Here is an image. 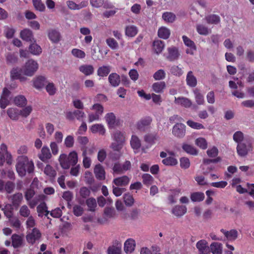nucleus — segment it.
I'll return each mask as SVG.
<instances>
[{
    "label": "nucleus",
    "mask_w": 254,
    "mask_h": 254,
    "mask_svg": "<svg viewBox=\"0 0 254 254\" xmlns=\"http://www.w3.org/2000/svg\"><path fill=\"white\" fill-rule=\"evenodd\" d=\"M16 169L18 175L23 177L25 176L26 172L29 174L33 172L34 163L31 160H29L27 156L21 155L17 158Z\"/></svg>",
    "instance_id": "1"
},
{
    "label": "nucleus",
    "mask_w": 254,
    "mask_h": 254,
    "mask_svg": "<svg viewBox=\"0 0 254 254\" xmlns=\"http://www.w3.org/2000/svg\"><path fill=\"white\" fill-rule=\"evenodd\" d=\"M112 137L114 142L110 145V148L114 151L120 152L126 141L125 133L117 130L112 134Z\"/></svg>",
    "instance_id": "2"
},
{
    "label": "nucleus",
    "mask_w": 254,
    "mask_h": 254,
    "mask_svg": "<svg viewBox=\"0 0 254 254\" xmlns=\"http://www.w3.org/2000/svg\"><path fill=\"white\" fill-rule=\"evenodd\" d=\"M39 68L37 62L32 59H30L20 69V71L23 75L27 76H32Z\"/></svg>",
    "instance_id": "3"
},
{
    "label": "nucleus",
    "mask_w": 254,
    "mask_h": 254,
    "mask_svg": "<svg viewBox=\"0 0 254 254\" xmlns=\"http://www.w3.org/2000/svg\"><path fill=\"white\" fill-rule=\"evenodd\" d=\"M221 159L220 157H217L216 159H203V163L201 165V168L203 171L204 174H207L210 171L213 170L215 168V166L211 165V163H215L219 162Z\"/></svg>",
    "instance_id": "4"
},
{
    "label": "nucleus",
    "mask_w": 254,
    "mask_h": 254,
    "mask_svg": "<svg viewBox=\"0 0 254 254\" xmlns=\"http://www.w3.org/2000/svg\"><path fill=\"white\" fill-rule=\"evenodd\" d=\"M253 151V146L251 143H246L244 142L239 143L237 146V152L242 157H246Z\"/></svg>",
    "instance_id": "5"
},
{
    "label": "nucleus",
    "mask_w": 254,
    "mask_h": 254,
    "mask_svg": "<svg viewBox=\"0 0 254 254\" xmlns=\"http://www.w3.org/2000/svg\"><path fill=\"white\" fill-rule=\"evenodd\" d=\"M152 119L150 117H146L139 120L136 124V128L141 131H145L150 127Z\"/></svg>",
    "instance_id": "6"
},
{
    "label": "nucleus",
    "mask_w": 254,
    "mask_h": 254,
    "mask_svg": "<svg viewBox=\"0 0 254 254\" xmlns=\"http://www.w3.org/2000/svg\"><path fill=\"white\" fill-rule=\"evenodd\" d=\"M41 237V233L40 231L37 228H34L31 232H28L26 238L28 243L33 245L40 239Z\"/></svg>",
    "instance_id": "7"
},
{
    "label": "nucleus",
    "mask_w": 254,
    "mask_h": 254,
    "mask_svg": "<svg viewBox=\"0 0 254 254\" xmlns=\"http://www.w3.org/2000/svg\"><path fill=\"white\" fill-rule=\"evenodd\" d=\"M160 139V136L157 132L148 133L144 136V141L151 146L159 142Z\"/></svg>",
    "instance_id": "8"
},
{
    "label": "nucleus",
    "mask_w": 254,
    "mask_h": 254,
    "mask_svg": "<svg viewBox=\"0 0 254 254\" xmlns=\"http://www.w3.org/2000/svg\"><path fill=\"white\" fill-rule=\"evenodd\" d=\"M173 134L177 137L183 138L186 133V126L183 124H176L172 128Z\"/></svg>",
    "instance_id": "9"
},
{
    "label": "nucleus",
    "mask_w": 254,
    "mask_h": 254,
    "mask_svg": "<svg viewBox=\"0 0 254 254\" xmlns=\"http://www.w3.org/2000/svg\"><path fill=\"white\" fill-rule=\"evenodd\" d=\"M8 200L11 202L12 206L18 207L23 200V195L21 193L18 192L7 197Z\"/></svg>",
    "instance_id": "10"
},
{
    "label": "nucleus",
    "mask_w": 254,
    "mask_h": 254,
    "mask_svg": "<svg viewBox=\"0 0 254 254\" xmlns=\"http://www.w3.org/2000/svg\"><path fill=\"white\" fill-rule=\"evenodd\" d=\"M174 103L186 108H190L192 104L191 101L190 99L183 96L175 97Z\"/></svg>",
    "instance_id": "11"
},
{
    "label": "nucleus",
    "mask_w": 254,
    "mask_h": 254,
    "mask_svg": "<svg viewBox=\"0 0 254 254\" xmlns=\"http://www.w3.org/2000/svg\"><path fill=\"white\" fill-rule=\"evenodd\" d=\"M85 116V113L80 110H75L73 112H68L66 113V118L69 120H73L76 118L77 120L81 121Z\"/></svg>",
    "instance_id": "12"
},
{
    "label": "nucleus",
    "mask_w": 254,
    "mask_h": 254,
    "mask_svg": "<svg viewBox=\"0 0 254 254\" xmlns=\"http://www.w3.org/2000/svg\"><path fill=\"white\" fill-rule=\"evenodd\" d=\"M171 211L176 216L181 217L187 213V208L185 205H177L172 208Z\"/></svg>",
    "instance_id": "13"
},
{
    "label": "nucleus",
    "mask_w": 254,
    "mask_h": 254,
    "mask_svg": "<svg viewBox=\"0 0 254 254\" xmlns=\"http://www.w3.org/2000/svg\"><path fill=\"white\" fill-rule=\"evenodd\" d=\"M20 36L22 39L27 42H32L34 40L33 34L31 30L29 29H24L20 32Z\"/></svg>",
    "instance_id": "14"
},
{
    "label": "nucleus",
    "mask_w": 254,
    "mask_h": 254,
    "mask_svg": "<svg viewBox=\"0 0 254 254\" xmlns=\"http://www.w3.org/2000/svg\"><path fill=\"white\" fill-rule=\"evenodd\" d=\"M52 157V154L50 152L49 148L44 146L42 147L41 153L38 154V157L43 162H47Z\"/></svg>",
    "instance_id": "15"
},
{
    "label": "nucleus",
    "mask_w": 254,
    "mask_h": 254,
    "mask_svg": "<svg viewBox=\"0 0 254 254\" xmlns=\"http://www.w3.org/2000/svg\"><path fill=\"white\" fill-rule=\"evenodd\" d=\"M168 52V56L167 59L170 61H174L177 60L179 56L178 49L175 47H169L167 49Z\"/></svg>",
    "instance_id": "16"
},
{
    "label": "nucleus",
    "mask_w": 254,
    "mask_h": 254,
    "mask_svg": "<svg viewBox=\"0 0 254 254\" xmlns=\"http://www.w3.org/2000/svg\"><path fill=\"white\" fill-rule=\"evenodd\" d=\"M94 172L96 178L99 180L105 179V171L103 167L100 164H97L94 168Z\"/></svg>",
    "instance_id": "17"
},
{
    "label": "nucleus",
    "mask_w": 254,
    "mask_h": 254,
    "mask_svg": "<svg viewBox=\"0 0 254 254\" xmlns=\"http://www.w3.org/2000/svg\"><path fill=\"white\" fill-rule=\"evenodd\" d=\"M108 81L111 86L116 87L119 85L121 82V78L118 74L114 72L109 75Z\"/></svg>",
    "instance_id": "18"
},
{
    "label": "nucleus",
    "mask_w": 254,
    "mask_h": 254,
    "mask_svg": "<svg viewBox=\"0 0 254 254\" xmlns=\"http://www.w3.org/2000/svg\"><path fill=\"white\" fill-rule=\"evenodd\" d=\"M87 2L85 1H81L79 4H76L72 0H67L66 1L67 6L71 10H79L86 7L87 5Z\"/></svg>",
    "instance_id": "19"
},
{
    "label": "nucleus",
    "mask_w": 254,
    "mask_h": 254,
    "mask_svg": "<svg viewBox=\"0 0 254 254\" xmlns=\"http://www.w3.org/2000/svg\"><path fill=\"white\" fill-rule=\"evenodd\" d=\"M90 129L93 133H98L100 135H104L106 132V129L104 126L101 124H96L91 126Z\"/></svg>",
    "instance_id": "20"
},
{
    "label": "nucleus",
    "mask_w": 254,
    "mask_h": 254,
    "mask_svg": "<svg viewBox=\"0 0 254 254\" xmlns=\"http://www.w3.org/2000/svg\"><path fill=\"white\" fill-rule=\"evenodd\" d=\"M79 70L86 76L92 75L94 71V68L91 64H83L79 67Z\"/></svg>",
    "instance_id": "21"
},
{
    "label": "nucleus",
    "mask_w": 254,
    "mask_h": 254,
    "mask_svg": "<svg viewBox=\"0 0 254 254\" xmlns=\"http://www.w3.org/2000/svg\"><path fill=\"white\" fill-rule=\"evenodd\" d=\"M130 181V179L127 176L115 178L113 180V183L117 186H126Z\"/></svg>",
    "instance_id": "22"
},
{
    "label": "nucleus",
    "mask_w": 254,
    "mask_h": 254,
    "mask_svg": "<svg viewBox=\"0 0 254 254\" xmlns=\"http://www.w3.org/2000/svg\"><path fill=\"white\" fill-rule=\"evenodd\" d=\"M135 247V241L132 239H128L124 244V251L126 253H131Z\"/></svg>",
    "instance_id": "23"
},
{
    "label": "nucleus",
    "mask_w": 254,
    "mask_h": 254,
    "mask_svg": "<svg viewBox=\"0 0 254 254\" xmlns=\"http://www.w3.org/2000/svg\"><path fill=\"white\" fill-rule=\"evenodd\" d=\"M6 113L9 118L13 121H17L19 118V110L16 108H8Z\"/></svg>",
    "instance_id": "24"
},
{
    "label": "nucleus",
    "mask_w": 254,
    "mask_h": 254,
    "mask_svg": "<svg viewBox=\"0 0 254 254\" xmlns=\"http://www.w3.org/2000/svg\"><path fill=\"white\" fill-rule=\"evenodd\" d=\"M158 36L163 39H168L171 35V31L165 26H162L159 28L157 32Z\"/></svg>",
    "instance_id": "25"
},
{
    "label": "nucleus",
    "mask_w": 254,
    "mask_h": 254,
    "mask_svg": "<svg viewBox=\"0 0 254 254\" xmlns=\"http://www.w3.org/2000/svg\"><path fill=\"white\" fill-rule=\"evenodd\" d=\"M105 119L109 128H113L116 123V117L113 113H107L105 116Z\"/></svg>",
    "instance_id": "26"
},
{
    "label": "nucleus",
    "mask_w": 254,
    "mask_h": 254,
    "mask_svg": "<svg viewBox=\"0 0 254 254\" xmlns=\"http://www.w3.org/2000/svg\"><path fill=\"white\" fill-rule=\"evenodd\" d=\"M193 93L196 104L198 105H203L205 102L204 96L200 90L198 88H195L193 90Z\"/></svg>",
    "instance_id": "27"
},
{
    "label": "nucleus",
    "mask_w": 254,
    "mask_h": 254,
    "mask_svg": "<svg viewBox=\"0 0 254 254\" xmlns=\"http://www.w3.org/2000/svg\"><path fill=\"white\" fill-rule=\"evenodd\" d=\"M153 50L157 54L161 53L165 47V43L160 40H155L153 43Z\"/></svg>",
    "instance_id": "28"
},
{
    "label": "nucleus",
    "mask_w": 254,
    "mask_h": 254,
    "mask_svg": "<svg viewBox=\"0 0 254 254\" xmlns=\"http://www.w3.org/2000/svg\"><path fill=\"white\" fill-rule=\"evenodd\" d=\"M186 81L188 85L190 87H194L197 84V80L196 77L193 75L191 71L188 72L187 77Z\"/></svg>",
    "instance_id": "29"
},
{
    "label": "nucleus",
    "mask_w": 254,
    "mask_h": 254,
    "mask_svg": "<svg viewBox=\"0 0 254 254\" xmlns=\"http://www.w3.org/2000/svg\"><path fill=\"white\" fill-rule=\"evenodd\" d=\"M111 66L110 65H103L99 67L97 71L99 76L104 77L107 76L110 72Z\"/></svg>",
    "instance_id": "30"
},
{
    "label": "nucleus",
    "mask_w": 254,
    "mask_h": 254,
    "mask_svg": "<svg viewBox=\"0 0 254 254\" xmlns=\"http://www.w3.org/2000/svg\"><path fill=\"white\" fill-rule=\"evenodd\" d=\"M46 83V78L42 76L37 77L34 81V86L37 89L43 88Z\"/></svg>",
    "instance_id": "31"
},
{
    "label": "nucleus",
    "mask_w": 254,
    "mask_h": 254,
    "mask_svg": "<svg viewBox=\"0 0 254 254\" xmlns=\"http://www.w3.org/2000/svg\"><path fill=\"white\" fill-rule=\"evenodd\" d=\"M130 144L133 149L137 150L141 146V140L136 135H132L131 137Z\"/></svg>",
    "instance_id": "32"
},
{
    "label": "nucleus",
    "mask_w": 254,
    "mask_h": 254,
    "mask_svg": "<svg viewBox=\"0 0 254 254\" xmlns=\"http://www.w3.org/2000/svg\"><path fill=\"white\" fill-rule=\"evenodd\" d=\"M137 28L134 25H129L126 27L125 34L128 37H134L137 34Z\"/></svg>",
    "instance_id": "33"
},
{
    "label": "nucleus",
    "mask_w": 254,
    "mask_h": 254,
    "mask_svg": "<svg viewBox=\"0 0 254 254\" xmlns=\"http://www.w3.org/2000/svg\"><path fill=\"white\" fill-rule=\"evenodd\" d=\"M59 160L61 167L63 169H68L71 165L66 155L64 154H62L60 156Z\"/></svg>",
    "instance_id": "34"
},
{
    "label": "nucleus",
    "mask_w": 254,
    "mask_h": 254,
    "mask_svg": "<svg viewBox=\"0 0 254 254\" xmlns=\"http://www.w3.org/2000/svg\"><path fill=\"white\" fill-rule=\"evenodd\" d=\"M210 249L213 254H222V245L221 243L213 242L210 245Z\"/></svg>",
    "instance_id": "35"
},
{
    "label": "nucleus",
    "mask_w": 254,
    "mask_h": 254,
    "mask_svg": "<svg viewBox=\"0 0 254 254\" xmlns=\"http://www.w3.org/2000/svg\"><path fill=\"white\" fill-rule=\"evenodd\" d=\"M12 245L14 248L20 247L22 243V239L17 234H13L11 236Z\"/></svg>",
    "instance_id": "36"
},
{
    "label": "nucleus",
    "mask_w": 254,
    "mask_h": 254,
    "mask_svg": "<svg viewBox=\"0 0 254 254\" xmlns=\"http://www.w3.org/2000/svg\"><path fill=\"white\" fill-rule=\"evenodd\" d=\"M162 18L168 23H173L176 19V15L171 12H165L162 14Z\"/></svg>",
    "instance_id": "37"
},
{
    "label": "nucleus",
    "mask_w": 254,
    "mask_h": 254,
    "mask_svg": "<svg viewBox=\"0 0 254 254\" xmlns=\"http://www.w3.org/2000/svg\"><path fill=\"white\" fill-rule=\"evenodd\" d=\"M48 207L45 202L40 204L37 207V211L38 213L39 216H42L45 213L44 215L47 216L49 213V211L47 210Z\"/></svg>",
    "instance_id": "38"
},
{
    "label": "nucleus",
    "mask_w": 254,
    "mask_h": 254,
    "mask_svg": "<svg viewBox=\"0 0 254 254\" xmlns=\"http://www.w3.org/2000/svg\"><path fill=\"white\" fill-rule=\"evenodd\" d=\"M166 87L165 83L164 81L157 82L153 84V90L157 93H162Z\"/></svg>",
    "instance_id": "39"
},
{
    "label": "nucleus",
    "mask_w": 254,
    "mask_h": 254,
    "mask_svg": "<svg viewBox=\"0 0 254 254\" xmlns=\"http://www.w3.org/2000/svg\"><path fill=\"white\" fill-rule=\"evenodd\" d=\"M190 197L193 202H200L204 199L205 196L203 192H195L190 194Z\"/></svg>",
    "instance_id": "40"
},
{
    "label": "nucleus",
    "mask_w": 254,
    "mask_h": 254,
    "mask_svg": "<svg viewBox=\"0 0 254 254\" xmlns=\"http://www.w3.org/2000/svg\"><path fill=\"white\" fill-rule=\"evenodd\" d=\"M207 245L208 243L205 240L203 239L197 242L196 247L200 254L204 253L205 249L208 247Z\"/></svg>",
    "instance_id": "41"
},
{
    "label": "nucleus",
    "mask_w": 254,
    "mask_h": 254,
    "mask_svg": "<svg viewBox=\"0 0 254 254\" xmlns=\"http://www.w3.org/2000/svg\"><path fill=\"white\" fill-rule=\"evenodd\" d=\"M14 104L19 107H24L27 104V100L23 95H19L14 99Z\"/></svg>",
    "instance_id": "42"
},
{
    "label": "nucleus",
    "mask_w": 254,
    "mask_h": 254,
    "mask_svg": "<svg viewBox=\"0 0 254 254\" xmlns=\"http://www.w3.org/2000/svg\"><path fill=\"white\" fill-rule=\"evenodd\" d=\"M207 23L211 24H217L220 21V17L216 14L209 15L205 17Z\"/></svg>",
    "instance_id": "43"
},
{
    "label": "nucleus",
    "mask_w": 254,
    "mask_h": 254,
    "mask_svg": "<svg viewBox=\"0 0 254 254\" xmlns=\"http://www.w3.org/2000/svg\"><path fill=\"white\" fill-rule=\"evenodd\" d=\"M182 148L183 150L188 154L193 155H196L197 154V151L196 149L190 144L184 143L182 146Z\"/></svg>",
    "instance_id": "44"
},
{
    "label": "nucleus",
    "mask_w": 254,
    "mask_h": 254,
    "mask_svg": "<svg viewBox=\"0 0 254 254\" xmlns=\"http://www.w3.org/2000/svg\"><path fill=\"white\" fill-rule=\"evenodd\" d=\"M29 51L34 55H39L42 53V49L40 46L34 43L29 46Z\"/></svg>",
    "instance_id": "45"
},
{
    "label": "nucleus",
    "mask_w": 254,
    "mask_h": 254,
    "mask_svg": "<svg viewBox=\"0 0 254 254\" xmlns=\"http://www.w3.org/2000/svg\"><path fill=\"white\" fill-rule=\"evenodd\" d=\"M86 203L88 207V210L90 211H94L97 206V202L94 198L90 197L86 201Z\"/></svg>",
    "instance_id": "46"
},
{
    "label": "nucleus",
    "mask_w": 254,
    "mask_h": 254,
    "mask_svg": "<svg viewBox=\"0 0 254 254\" xmlns=\"http://www.w3.org/2000/svg\"><path fill=\"white\" fill-rule=\"evenodd\" d=\"M0 152H2L6 153V161L7 164H10L11 163V155L7 151V146L4 143H2L0 145Z\"/></svg>",
    "instance_id": "47"
},
{
    "label": "nucleus",
    "mask_w": 254,
    "mask_h": 254,
    "mask_svg": "<svg viewBox=\"0 0 254 254\" xmlns=\"http://www.w3.org/2000/svg\"><path fill=\"white\" fill-rule=\"evenodd\" d=\"M4 215L8 219L11 218L13 215V208L12 205L9 204H6L3 208H2Z\"/></svg>",
    "instance_id": "48"
},
{
    "label": "nucleus",
    "mask_w": 254,
    "mask_h": 254,
    "mask_svg": "<svg viewBox=\"0 0 254 254\" xmlns=\"http://www.w3.org/2000/svg\"><path fill=\"white\" fill-rule=\"evenodd\" d=\"M44 173L50 178H55L57 172L55 169L50 165H47L44 171Z\"/></svg>",
    "instance_id": "49"
},
{
    "label": "nucleus",
    "mask_w": 254,
    "mask_h": 254,
    "mask_svg": "<svg viewBox=\"0 0 254 254\" xmlns=\"http://www.w3.org/2000/svg\"><path fill=\"white\" fill-rule=\"evenodd\" d=\"M142 179L143 184L146 186L152 185L154 182L153 178L149 174H144L142 176Z\"/></svg>",
    "instance_id": "50"
},
{
    "label": "nucleus",
    "mask_w": 254,
    "mask_h": 254,
    "mask_svg": "<svg viewBox=\"0 0 254 254\" xmlns=\"http://www.w3.org/2000/svg\"><path fill=\"white\" fill-rule=\"evenodd\" d=\"M162 163L167 166H175L178 164V161L174 157L170 156L164 159Z\"/></svg>",
    "instance_id": "51"
},
{
    "label": "nucleus",
    "mask_w": 254,
    "mask_h": 254,
    "mask_svg": "<svg viewBox=\"0 0 254 254\" xmlns=\"http://www.w3.org/2000/svg\"><path fill=\"white\" fill-rule=\"evenodd\" d=\"M49 39L54 43H57L60 40V33L56 30H52L49 32Z\"/></svg>",
    "instance_id": "52"
},
{
    "label": "nucleus",
    "mask_w": 254,
    "mask_h": 254,
    "mask_svg": "<svg viewBox=\"0 0 254 254\" xmlns=\"http://www.w3.org/2000/svg\"><path fill=\"white\" fill-rule=\"evenodd\" d=\"M32 1L35 9L41 12L45 10V6L41 0H32Z\"/></svg>",
    "instance_id": "53"
},
{
    "label": "nucleus",
    "mask_w": 254,
    "mask_h": 254,
    "mask_svg": "<svg viewBox=\"0 0 254 254\" xmlns=\"http://www.w3.org/2000/svg\"><path fill=\"white\" fill-rule=\"evenodd\" d=\"M19 213L21 216L24 217H29V216H31L30 215V210L26 205H23L21 206L19 211Z\"/></svg>",
    "instance_id": "54"
},
{
    "label": "nucleus",
    "mask_w": 254,
    "mask_h": 254,
    "mask_svg": "<svg viewBox=\"0 0 254 254\" xmlns=\"http://www.w3.org/2000/svg\"><path fill=\"white\" fill-rule=\"evenodd\" d=\"M196 30L199 34L202 35H207L210 33V29L201 24L197 25Z\"/></svg>",
    "instance_id": "55"
},
{
    "label": "nucleus",
    "mask_w": 254,
    "mask_h": 254,
    "mask_svg": "<svg viewBox=\"0 0 254 254\" xmlns=\"http://www.w3.org/2000/svg\"><path fill=\"white\" fill-rule=\"evenodd\" d=\"M195 144L202 149H205L207 147V142L203 137H199L195 140Z\"/></svg>",
    "instance_id": "56"
},
{
    "label": "nucleus",
    "mask_w": 254,
    "mask_h": 254,
    "mask_svg": "<svg viewBox=\"0 0 254 254\" xmlns=\"http://www.w3.org/2000/svg\"><path fill=\"white\" fill-rule=\"evenodd\" d=\"M187 124L191 127L195 129H200L204 128V126L199 123L195 122L192 120H189L187 122Z\"/></svg>",
    "instance_id": "57"
},
{
    "label": "nucleus",
    "mask_w": 254,
    "mask_h": 254,
    "mask_svg": "<svg viewBox=\"0 0 254 254\" xmlns=\"http://www.w3.org/2000/svg\"><path fill=\"white\" fill-rule=\"evenodd\" d=\"M67 158L71 165H75L78 161V157L76 152L75 151L70 152Z\"/></svg>",
    "instance_id": "58"
},
{
    "label": "nucleus",
    "mask_w": 254,
    "mask_h": 254,
    "mask_svg": "<svg viewBox=\"0 0 254 254\" xmlns=\"http://www.w3.org/2000/svg\"><path fill=\"white\" fill-rule=\"evenodd\" d=\"M124 202L127 206H132L134 202V198L131 194L126 193L124 195Z\"/></svg>",
    "instance_id": "59"
},
{
    "label": "nucleus",
    "mask_w": 254,
    "mask_h": 254,
    "mask_svg": "<svg viewBox=\"0 0 254 254\" xmlns=\"http://www.w3.org/2000/svg\"><path fill=\"white\" fill-rule=\"evenodd\" d=\"M107 45L112 49L115 50L118 48V42L113 38H109L106 40Z\"/></svg>",
    "instance_id": "60"
},
{
    "label": "nucleus",
    "mask_w": 254,
    "mask_h": 254,
    "mask_svg": "<svg viewBox=\"0 0 254 254\" xmlns=\"http://www.w3.org/2000/svg\"><path fill=\"white\" fill-rule=\"evenodd\" d=\"M233 138L238 144L242 143L244 139V134L241 131H237L233 134Z\"/></svg>",
    "instance_id": "61"
},
{
    "label": "nucleus",
    "mask_w": 254,
    "mask_h": 254,
    "mask_svg": "<svg viewBox=\"0 0 254 254\" xmlns=\"http://www.w3.org/2000/svg\"><path fill=\"white\" fill-rule=\"evenodd\" d=\"M71 54L77 58L83 59L85 57V52L80 49H73L71 51Z\"/></svg>",
    "instance_id": "62"
},
{
    "label": "nucleus",
    "mask_w": 254,
    "mask_h": 254,
    "mask_svg": "<svg viewBox=\"0 0 254 254\" xmlns=\"http://www.w3.org/2000/svg\"><path fill=\"white\" fill-rule=\"evenodd\" d=\"M172 74L177 76H180L183 74L182 69L177 65H173L170 68Z\"/></svg>",
    "instance_id": "63"
},
{
    "label": "nucleus",
    "mask_w": 254,
    "mask_h": 254,
    "mask_svg": "<svg viewBox=\"0 0 254 254\" xmlns=\"http://www.w3.org/2000/svg\"><path fill=\"white\" fill-rule=\"evenodd\" d=\"M121 252V245L120 247L111 246L109 247L107 250V253L108 254H120Z\"/></svg>",
    "instance_id": "64"
}]
</instances>
